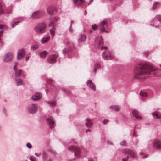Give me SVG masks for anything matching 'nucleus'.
Wrapping results in <instances>:
<instances>
[{"mask_svg": "<svg viewBox=\"0 0 161 161\" xmlns=\"http://www.w3.org/2000/svg\"><path fill=\"white\" fill-rule=\"evenodd\" d=\"M46 24L45 23H38L34 28L35 31L39 34L44 33L46 30Z\"/></svg>", "mask_w": 161, "mask_h": 161, "instance_id": "2", "label": "nucleus"}, {"mask_svg": "<svg viewBox=\"0 0 161 161\" xmlns=\"http://www.w3.org/2000/svg\"><path fill=\"white\" fill-rule=\"evenodd\" d=\"M108 48L107 47H103V46H101V49L102 50L103 49H107Z\"/></svg>", "mask_w": 161, "mask_h": 161, "instance_id": "52", "label": "nucleus"}, {"mask_svg": "<svg viewBox=\"0 0 161 161\" xmlns=\"http://www.w3.org/2000/svg\"><path fill=\"white\" fill-rule=\"evenodd\" d=\"M93 1V0H90L89 2L88 3V4L89 5V4H91V2Z\"/></svg>", "mask_w": 161, "mask_h": 161, "instance_id": "54", "label": "nucleus"}, {"mask_svg": "<svg viewBox=\"0 0 161 161\" xmlns=\"http://www.w3.org/2000/svg\"><path fill=\"white\" fill-rule=\"evenodd\" d=\"M50 39V36H48L43 38L41 40V42L42 43H44L47 42Z\"/></svg>", "mask_w": 161, "mask_h": 161, "instance_id": "26", "label": "nucleus"}, {"mask_svg": "<svg viewBox=\"0 0 161 161\" xmlns=\"http://www.w3.org/2000/svg\"><path fill=\"white\" fill-rule=\"evenodd\" d=\"M31 48L32 50V51H34L38 48V46L37 44L33 45L31 46Z\"/></svg>", "mask_w": 161, "mask_h": 161, "instance_id": "32", "label": "nucleus"}, {"mask_svg": "<svg viewBox=\"0 0 161 161\" xmlns=\"http://www.w3.org/2000/svg\"><path fill=\"white\" fill-rule=\"evenodd\" d=\"M15 64L14 66H16V67L17 65V63L16 62H15Z\"/></svg>", "mask_w": 161, "mask_h": 161, "instance_id": "63", "label": "nucleus"}, {"mask_svg": "<svg viewBox=\"0 0 161 161\" xmlns=\"http://www.w3.org/2000/svg\"><path fill=\"white\" fill-rule=\"evenodd\" d=\"M55 28L54 27H53L50 30L51 35L52 36H53L55 35Z\"/></svg>", "mask_w": 161, "mask_h": 161, "instance_id": "30", "label": "nucleus"}, {"mask_svg": "<svg viewBox=\"0 0 161 161\" xmlns=\"http://www.w3.org/2000/svg\"><path fill=\"white\" fill-rule=\"evenodd\" d=\"M157 21L161 22V15H156L155 17L153 20V22L150 23V25L153 26H154L156 28H158V25H156V23Z\"/></svg>", "mask_w": 161, "mask_h": 161, "instance_id": "7", "label": "nucleus"}, {"mask_svg": "<svg viewBox=\"0 0 161 161\" xmlns=\"http://www.w3.org/2000/svg\"><path fill=\"white\" fill-rule=\"evenodd\" d=\"M22 70L21 69H19V70H17L15 72V76L16 77H19L21 74Z\"/></svg>", "mask_w": 161, "mask_h": 161, "instance_id": "31", "label": "nucleus"}, {"mask_svg": "<svg viewBox=\"0 0 161 161\" xmlns=\"http://www.w3.org/2000/svg\"><path fill=\"white\" fill-rule=\"evenodd\" d=\"M47 82L48 83H50L52 82H53V80L51 78H49V79H48L47 80Z\"/></svg>", "mask_w": 161, "mask_h": 161, "instance_id": "45", "label": "nucleus"}, {"mask_svg": "<svg viewBox=\"0 0 161 161\" xmlns=\"http://www.w3.org/2000/svg\"><path fill=\"white\" fill-rule=\"evenodd\" d=\"M147 156H148V155H145V156H144L143 157V158H147Z\"/></svg>", "mask_w": 161, "mask_h": 161, "instance_id": "62", "label": "nucleus"}, {"mask_svg": "<svg viewBox=\"0 0 161 161\" xmlns=\"http://www.w3.org/2000/svg\"><path fill=\"white\" fill-rule=\"evenodd\" d=\"M108 24L107 21L106 20H103L99 24L98 27L102 33L107 32V31L106 30V28L108 26Z\"/></svg>", "mask_w": 161, "mask_h": 161, "instance_id": "4", "label": "nucleus"}, {"mask_svg": "<svg viewBox=\"0 0 161 161\" xmlns=\"http://www.w3.org/2000/svg\"><path fill=\"white\" fill-rule=\"evenodd\" d=\"M46 120L50 128H53L55 126V124L52 117L47 118Z\"/></svg>", "mask_w": 161, "mask_h": 161, "instance_id": "8", "label": "nucleus"}, {"mask_svg": "<svg viewBox=\"0 0 161 161\" xmlns=\"http://www.w3.org/2000/svg\"><path fill=\"white\" fill-rule=\"evenodd\" d=\"M120 107L118 105L111 106L110 107V108L112 109L117 111L119 110Z\"/></svg>", "mask_w": 161, "mask_h": 161, "instance_id": "27", "label": "nucleus"}, {"mask_svg": "<svg viewBox=\"0 0 161 161\" xmlns=\"http://www.w3.org/2000/svg\"><path fill=\"white\" fill-rule=\"evenodd\" d=\"M31 161H37L36 158L33 156H31L29 157Z\"/></svg>", "mask_w": 161, "mask_h": 161, "instance_id": "34", "label": "nucleus"}, {"mask_svg": "<svg viewBox=\"0 0 161 161\" xmlns=\"http://www.w3.org/2000/svg\"><path fill=\"white\" fill-rule=\"evenodd\" d=\"M136 127H135L134 129V132L133 134V136H134L136 137L137 136V135L136 134V132L135 131V129L136 128Z\"/></svg>", "mask_w": 161, "mask_h": 161, "instance_id": "49", "label": "nucleus"}, {"mask_svg": "<svg viewBox=\"0 0 161 161\" xmlns=\"http://www.w3.org/2000/svg\"><path fill=\"white\" fill-rule=\"evenodd\" d=\"M29 56L26 57V59H25L27 61V60H28L29 59Z\"/></svg>", "mask_w": 161, "mask_h": 161, "instance_id": "57", "label": "nucleus"}, {"mask_svg": "<svg viewBox=\"0 0 161 161\" xmlns=\"http://www.w3.org/2000/svg\"><path fill=\"white\" fill-rule=\"evenodd\" d=\"M123 153L126 154L130 155V156L133 158L135 157V153H134L132 150L130 149H126L124 151Z\"/></svg>", "mask_w": 161, "mask_h": 161, "instance_id": "15", "label": "nucleus"}, {"mask_svg": "<svg viewBox=\"0 0 161 161\" xmlns=\"http://www.w3.org/2000/svg\"><path fill=\"white\" fill-rule=\"evenodd\" d=\"M3 112L5 114L6 116H7V115L6 112V110L5 108H4L3 110Z\"/></svg>", "mask_w": 161, "mask_h": 161, "instance_id": "46", "label": "nucleus"}, {"mask_svg": "<svg viewBox=\"0 0 161 161\" xmlns=\"http://www.w3.org/2000/svg\"><path fill=\"white\" fill-rule=\"evenodd\" d=\"M3 13L4 11L2 9V6L0 4V14H3Z\"/></svg>", "mask_w": 161, "mask_h": 161, "instance_id": "42", "label": "nucleus"}, {"mask_svg": "<svg viewBox=\"0 0 161 161\" xmlns=\"http://www.w3.org/2000/svg\"><path fill=\"white\" fill-rule=\"evenodd\" d=\"M26 147L29 149H31L32 148V146L30 143H28L26 144Z\"/></svg>", "mask_w": 161, "mask_h": 161, "instance_id": "41", "label": "nucleus"}, {"mask_svg": "<svg viewBox=\"0 0 161 161\" xmlns=\"http://www.w3.org/2000/svg\"><path fill=\"white\" fill-rule=\"evenodd\" d=\"M153 146L156 149L161 150V142L158 140H156L153 142Z\"/></svg>", "mask_w": 161, "mask_h": 161, "instance_id": "10", "label": "nucleus"}, {"mask_svg": "<svg viewBox=\"0 0 161 161\" xmlns=\"http://www.w3.org/2000/svg\"><path fill=\"white\" fill-rule=\"evenodd\" d=\"M58 56L56 54L52 55L49 56L47 60L50 63H55L56 62V58Z\"/></svg>", "mask_w": 161, "mask_h": 161, "instance_id": "12", "label": "nucleus"}, {"mask_svg": "<svg viewBox=\"0 0 161 161\" xmlns=\"http://www.w3.org/2000/svg\"><path fill=\"white\" fill-rule=\"evenodd\" d=\"M48 54L45 51H43L39 53L40 57L41 58H44Z\"/></svg>", "mask_w": 161, "mask_h": 161, "instance_id": "25", "label": "nucleus"}, {"mask_svg": "<svg viewBox=\"0 0 161 161\" xmlns=\"http://www.w3.org/2000/svg\"><path fill=\"white\" fill-rule=\"evenodd\" d=\"M87 13V12L86 11V10H85L84 15H86Z\"/></svg>", "mask_w": 161, "mask_h": 161, "instance_id": "56", "label": "nucleus"}, {"mask_svg": "<svg viewBox=\"0 0 161 161\" xmlns=\"http://www.w3.org/2000/svg\"><path fill=\"white\" fill-rule=\"evenodd\" d=\"M107 142L109 144L111 145V144H112V142H111V141H110L109 140H107Z\"/></svg>", "mask_w": 161, "mask_h": 161, "instance_id": "51", "label": "nucleus"}, {"mask_svg": "<svg viewBox=\"0 0 161 161\" xmlns=\"http://www.w3.org/2000/svg\"><path fill=\"white\" fill-rule=\"evenodd\" d=\"M88 131H89V132H90V130L89 129H87L86 130V132H87Z\"/></svg>", "mask_w": 161, "mask_h": 161, "instance_id": "59", "label": "nucleus"}, {"mask_svg": "<svg viewBox=\"0 0 161 161\" xmlns=\"http://www.w3.org/2000/svg\"><path fill=\"white\" fill-rule=\"evenodd\" d=\"M35 155L37 156V157H39L41 155V153H35Z\"/></svg>", "mask_w": 161, "mask_h": 161, "instance_id": "48", "label": "nucleus"}, {"mask_svg": "<svg viewBox=\"0 0 161 161\" xmlns=\"http://www.w3.org/2000/svg\"><path fill=\"white\" fill-rule=\"evenodd\" d=\"M13 58V53L11 52L6 53L4 55L3 60L4 62L9 63Z\"/></svg>", "mask_w": 161, "mask_h": 161, "instance_id": "5", "label": "nucleus"}, {"mask_svg": "<svg viewBox=\"0 0 161 161\" xmlns=\"http://www.w3.org/2000/svg\"><path fill=\"white\" fill-rule=\"evenodd\" d=\"M68 148L71 151H73L75 153V159L78 158L80 156V153L79 148L76 147V145L72 146L69 145Z\"/></svg>", "mask_w": 161, "mask_h": 161, "instance_id": "3", "label": "nucleus"}, {"mask_svg": "<svg viewBox=\"0 0 161 161\" xmlns=\"http://www.w3.org/2000/svg\"><path fill=\"white\" fill-rule=\"evenodd\" d=\"M42 14V12L40 11L34 12L32 14L31 17L34 19L37 18L39 17Z\"/></svg>", "mask_w": 161, "mask_h": 161, "instance_id": "17", "label": "nucleus"}, {"mask_svg": "<svg viewBox=\"0 0 161 161\" xmlns=\"http://www.w3.org/2000/svg\"><path fill=\"white\" fill-rule=\"evenodd\" d=\"M92 28L94 30H96L97 28V25L96 24H94V25H92Z\"/></svg>", "mask_w": 161, "mask_h": 161, "instance_id": "40", "label": "nucleus"}, {"mask_svg": "<svg viewBox=\"0 0 161 161\" xmlns=\"http://www.w3.org/2000/svg\"><path fill=\"white\" fill-rule=\"evenodd\" d=\"M4 101H5V102H6L7 101H6V100H5H5H4Z\"/></svg>", "mask_w": 161, "mask_h": 161, "instance_id": "64", "label": "nucleus"}, {"mask_svg": "<svg viewBox=\"0 0 161 161\" xmlns=\"http://www.w3.org/2000/svg\"><path fill=\"white\" fill-rule=\"evenodd\" d=\"M3 25H2L0 24V29H2L3 28Z\"/></svg>", "mask_w": 161, "mask_h": 161, "instance_id": "55", "label": "nucleus"}, {"mask_svg": "<svg viewBox=\"0 0 161 161\" xmlns=\"http://www.w3.org/2000/svg\"><path fill=\"white\" fill-rule=\"evenodd\" d=\"M126 144V142L125 141H122L120 143V145L122 146H125Z\"/></svg>", "mask_w": 161, "mask_h": 161, "instance_id": "38", "label": "nucleus"}, {"mask_svg": "<svg viewBox=\"0 0 161 161\" xmlns=\"http://www.w3.org/2000/svg\"><path fill=\"white\" fill-rule=\"evenodd\" d=\"M86 122L85 123V125L87 127H91L93 125L92 122V120L89 119H86Z\"/></svg>", "mask_w": 161, "mask_h": 161, "instance_id": "18", "label": "nucleus"}, {"mask_svg": "<svg viewBox=\"0 0 161 161\" xmlns=\"http://www.w3.org/2000/svg\"><path fill=\"white\" fill-rule=\"evenodd\" d=\"M20 22V21H18L15 22L12 25V27H15L16 25H18L19 23Z\"/></svg>", "mask_w": 161, "mask_h": 161, "instance_id": "39", "label": "nucleus"}, {"mask_svg": "<svg viewBox=\"0 0 161 161\" xmlns=\"http://www.w3.org/2000/svg\"><path fill=\"white\" fill-rule=\"evenodd\" d=\"M73 1L75 5L80 6L84 2L85 0H73Z\"/></svg>", "mask_w": 161, "mask_h": 161, "instance_id": "22", "label": "nucleus"}, {"mask_svg": "<svg viewBox=\"0 0 161 161\" xmlns=\"http://www.w3.org/2000/svg\"><path fill=\"white\" fill-rule=\"evenodd\" d=\"M15 82L17 86L23 85V81L20 78H15Z\"/></svg>", "mask_w": 161, "mask_h": 161, "instance_id": "23", "label": "nucleus"}, {"mask_svg": "<svg viewBox=\"0 0 161 161\" xmlns=\"http://www.w3.org/2000/svg\"><path fill=\"white\" fill-rule=\"evenodd\" d=\"M158 3H156L153 5V9H155L157 7H158Z\"/></svg>", "mask_w": 161, "mask_h": 161, "instance_id": "35", "label": "nucleus"}, {"mask_svg": "<svg viewBox=\"0 0 161 161\" xmlns=\"http://www.w3.org/2000/svg\"><path fill=\"white\" fill-rule=\"evenodd\" d=\"M73 24V21H71L70 22V25L69 28V31L71 33H73V28L72 27V25Z\"/></svg>", "mask_w": 161, "mask_h": 161, "instance_id": "33", "label": "nucleus"}, {"mask_svg": "<svg viewBox=\"0 0 161 161\" xmlns=\"http://www.w3.org/2000/svg\"><path fill=\"white\" fill-rule=\"evenodd\" d=\"M152 114L154 118L159 119L161 118V114L157 111H155L152 113Z\"/></svg>", "mask_w": 161, "mask_h": 161, "instance_id": "21", "label": "nucleus"}, {"mask_svg": "<svg viewBox=\"0 0 161 161\" xmlns=\"http://www.w3.org/2000/svg\"><path fill=\"white\" fill-rule=\"evenodd\" d=\"M100 68V65L98 64H96L94 66L93 71L94 74H96V70Z\"/></svg>", "mask_w": 161, "mask_h": 161, "instance_id": "28", "label": "nucleus"}, {"mask_svg": "<svg viewBox=\"0 0 161 161\" xmlns=\"http://www.w3.org/2000/svg\"><path fill=\"white\" fill-rule=\"evenodd\" d=\"M42 94L40 93H36L32 97V99L34 101L40 100L42 97Z\"/></svg>", "mask_w": 161, "mask_h": 161, "instance_id": "13", "label": "nucleus"}, {"mask_svg": "<svg viewBox=\"0 0 161 161\" xmlns=\"http://www.w3.org/2000/svg\"><path fill=\"white\" fill-rule=\"evenodd\" d=\"M103 44L102 37H100L99 38H97L96 40V46L99 48L100 46L103 45Z\"/></svg>", "mask_w": 161, "mask_h": 161, "instance_id": "14", "label": "nucleus"}, {"mask_svg": "<svg viewBox=\"0 0 161 161\" xmlns=\"http://www.w3.org/2000/svg\"><path fill=\"white\" fill-rule=\"evenodd\" d=\"M86 39V35L84 34H81L80 36V37L78 39V42H82L84 41Z\"/></svg>", "mask_w": 161, "mask_h": 161, "instance_id": "24", "label": "nucleus"}, {"mask_svg": "<svg viewBox=\"0 0 161 161\" xmlns=\"http://www.w3.org/2000/svg\"><path fill=\"white\" fill-rule=\"evenodd\" d=\"M0 43H1L2 44L3 43H2V41H1V37H0Z\"/></svg>", "mask_w": 161, "mask_h": 161, "instance_id": "61", "label": "nucleus"}, {"mask_svg": "<svg viewBox=\"0 0 161 161\" xmlns=\"http://www.w3.org/2000/svg\"><path fill=\"white\" fill-rule=\"evenodd\" d=\"M47 103L48 105H50V106L52 107L56 105V102L55 101H49L47 102Z\"/></svg>", "mask_w": 161, "mask_h": 161, "instance_id": "29", "label": "nucleus"}, {"mask_svg": "<svg viewBox=\"0 0 161 161\" xmlns=\"http://www.w3.org/2000/svg\"><path fill=\"white\" fill-rule=\"evenodd\" d=\"M140 95L141 96L146 97L147 96V94L146 93L142 91H141L140 93Z\"/></svg>", "mask_w": 161, "mask_h": 161, "instance_id": "36", "label": "nucleus"}, {"mask_svg": "<svg viewBox=\"0 0 161 161\" xmlns=\"http://www.w3.org/2000/svg\"><path fill=\"white\" fill-rule=\"evenodd\" d=\"M37 110V106L36 104H31L29 105L28 106V111L31 114H33L35 113Z\"/></svg>", "mask_w": 161, "mask_h": 161, "instance_id": "6", "label": "nucleus"}, {"mask_svg": "<svg viewBox=\"0 0 161 161\" xmlns=\"http://www.w3.org/2000/svg\"><path fill=\"white\" fill-rule=\"evenodd\" d=\"M58 19V18H55L54 20L55 21H57Z\"/></svg>", "mask_w": 161, "mask_h": 161, "instance_id": "60", "label": "nucleus"}, {"mask_svg": "<svg viewBox=\"0 0 161 161\" xmlns=\"http://www.w3.org/2000/svg\"><path fill=\"white\" fill-rule=\"evenodd\" d=\"M54 22L53 21H52L50 22L49 24V26H51L52 25H55Z\"/></svg>", "mask_w": 161, "mask_h": 161, "instance_id": "44", "label": "nucleus"}, {"mask_svg": "<svg viewBox=\"0 0 161 161\" xmlns=\"http://www.w3.org/2000/svg\"><path fill=\"white\" fill-rule=\"evenodd\" d=\"M54 8L53 6H50L47 8V13L50 15H52L53 14L54 11Z\"/></svg>", "mask_w": 161, "mask_h": 161, "instance_id": "19", "label": "nucleus"}, {"mask_svg": "<svg viewBox=\"0 0 161 161\" xmlns=\"http://www.w3.org/2000/svg\"><path fill=\"white\" fill-rule=\"evenodd\" d=\"M25 53V51L24 49L19 50L17 53V59L18 60L21 59L24 56Z\"/></svg>", "mask_w": 161, "mask_h": 161, "instance_id": "9", "label": "nucleus"}, {"mask_svg": "<svg viewBox=\"0 0 161 161\" xmlns=\"http://www.w3.org/2000/svg\"><path fill=\"white\" fill-rule=\"evenodd\" d=\"M102 56L104 59L107 60L111 59L113 58L112 53L109 51L104 52L102 54Z\"/></svg>", "mask_w": 161, "mask_h": 161, "instance_id": "11", "label": "nucleus"}, {"mask_svg": "<svg viewBox=\"0 0 161 161\" xmlns=\"http://www.w3.org/2000/svg\"><path fill=\"white\" fill-rule=\"evenodd\" d=\"M3 33V30H0V37L2 36V35Z\"/></svg>", "mask_w": 161, "mask_h": 161, "instance_id": "50", "label": "nucleus"}, {"mask_svg": "<svg viewBox=\"0 0 161 161\" xmlns=\"http://www.w3.org/2000/svg\"><path fill=\"white\" fill-rule=\"evenodd\" d=\"M129 158V156H127L125 158L122 159V161H127Z\"/></svg>", "mask_w": 161, "mask_h": 161, "instance_id": "47", "label": "nucleus"}, {"mask_svg": "<svg viewBox=\"0 0 161 161\" xmlns=\"http://www.w3.org/2000/svg\"><path fill=\"white\" fill-rule=\"evenodd\" d=\"M132 114L133 116L136 119H141V117L139 115L138 112L136 110H134L133 111Z\"/></svg>", "mask_w": 161, "mask_h": 161, "instance_id": "20", "label": "nucleus"}, {"mask_svg": "<svg viewBox=\"0 0 161 161\" xmlns=\"http://www.w3.org/2000/svg\"><path fill=\"white\" fill-rule=\"evenodd\" d=\"M69 49H68L66 48H65L63 49V54H65L68 51H69Z\"/></svg>", "mask_w": 161, "mask_h": 161, "instance_id": "37", "label": "nucleus"}, {"mask_svg": "<svg viewBox=\"0 0 161 161\" xmlns=\"http://www.w3.org/2000/svg\"><path fill=\"white\" fill-rule=\"evenodd\" d=\"M16 67V66H14V69H13L14 70L15 72L17 71L16 69L15 68Z\"/></svg>", "mask_w": 161, "mask_h": 161, "instance_id": "53", "label": "nucleus"}, {"mask_svg": "<svg viewBox=\"0 0 161 161\" xmlns=\"http://www.w3.org/2000/svg\"><path fill=\"white\" fill-rule=\"evenodd\" d=\"M134 78L135 79H143L146 74H150L153 69L149 64H138L134 69Z\"/></svg>", "mask_w": 161, "mask_h": 161, "instance_id": "1", "label": "nucleus"}, {"mask_svg": "<svg viewBox=\"0 0 161 161\" xmlns=\"http://www.w3.org/2000/svg\"><path fill=\"white\" fill-rule=\"evenodd\" d=\"M109 122V120L105 119L103 121V123L105 125H106V124H107Z\"/></svg>", "mask_w": 161, "mask_h": 161, "instance_id": "43", "label": "nucleus"}, {"mask_svg": "<svg viewBox=\"0 0 161 161\" xmlns=\"http://www.w3.org/2000/svg\"><path fill=\"white\" fill-rule=\"evenodd\" d=\"M87 86L91 89L95 91L96 90V87L94 84L91 80H88L86 82Z\"/></svg>", "mask_w": 161, "mask_h": 161, "instance_id": "16", "label": "nucleus"}, {"mask_svg": "<svg viewBox=\"0 0 161 161\" xmlns=\"http://www.w3.org/2000/svg\"><path fill=\"white\" fill-rule=\"evenodd\" d=\"M88 161H93V160L92 158H89L88 159Z\"/></svg>", "mask_w": 161, "mask_h": 161, "instance_id": "58", "label": "nucleus"}]
</instances>
